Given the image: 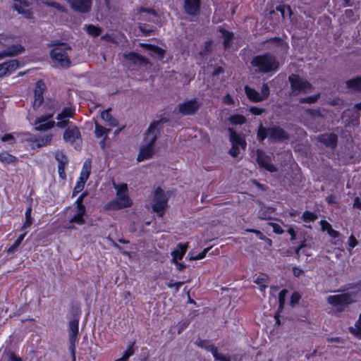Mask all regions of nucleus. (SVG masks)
Wrapping results in <instances>:
<instances>
[{
  "label": "nucleus",
  "mask_w": 361,
  "mask_h": 361,
  "mask_svg": "<svg viewBox=\"0 0 361 361\" xmlns=\"http://www.w3.org/2000/svg\"><path fill=\"white\" fill-rule=\"evenodd\" d=\"M114 188L116 190V197L104 204L105 210L117 211L132 206L133 201L129 197L128 185L126 183L115 184Z\"/></svg>",
  "instance_id": "f257e3e1"
},
{
  "label": "nucleus",
  "mask_w": 361,
  "mask_h": 361,
  "mask_svg": "<svg viewBox=\"0 0 361 361\" xmlns=\"http://www.w3.org/2000/svg\"><path fill=\"white\" fill-rule=\"evenodd\" d=\"M257 140L260 142L268 138L271 142H283L290 138L289 134L279 126L265 128L260 123L257 130Z\"/></svg>",
  "instance_id": "f03ea898"
},
{
  "label": "nucleus",
  "mask_w": 361,
  "mask_h": 361,
  "mask_svg": "<svg viewBox=\"0 0 361 361\" xmlns=\"http://www.w3.org/2000/svg\"><path fill=\"white\" fill-rule=\"evenodd\" d=\"M251 64L257 68L258 72L262 73L276 71L279 67V62L276 56L269 53L254 57Z\"/></svg>",
  "instance_id": "7ed1b4c3"
},
{
  "label": "nucleus",
  "mask_w": 361,
  "mask_h": 361,
  "mask_svg": "<svg viewBox=\"0 0 361 361\" xmlns=\"http://www.w3.org/2000/svg\"><path fill=\"white\" fill-rule=\"evenodd\" d=\"M71 49V46L66 43L56 44L50 53L51 58L61 67L68 68L71 65V61L67 51Z\"/></svg>",
  "instance_id": "20e7f679"
},
{
  "label": "nucleus",
  "mask_w": 361,
  "mask_h": 361,
  "mask_svg": "<svg viewBox=\"0 0 361 361\" xmlns=\"http://www.w3.org/2000/svg\"><path fill=\"white\" fill-rule=\"evenodd\" d=\"M152 201L153 212L157 213L158 216L162 217L168 207L169 196L161 187L154 190Z\"/></svg>",
  "instance_id": "39448f33"
},
{
  "label": "nucleus",
  "mask_w": 361,
  "mask_h": 361,
  "mask_svg": "<svg viewBox=\"0 0 361 361\" xmlns=\"http://www.w3.org/2000/svg\"><path fill=\"white\" fill-rule=\"evenodd\" d=\"M288 80L290 83L291 90L295 94L300 92L305 94L312 91V85L298 75L292 74L289 76Z\"/></svg>",
  "instance_id": "423d86ee"
},
{
  "label": "nucleus",
  "mask_w": 361,
  "mask_h": 361,
  "mask_svg": "<svg viewBox=\"0 0 361 361\" xmlns=\"http://www.w3.org/2000/svg\"><path fill=\"white\" fill-rule=\"evenodd\" d=\"M169 121L167 118H161L159 121H153L145 133V142H149L154 144L158 136L160 134L161 129L162 128V124L167 123Z\"/></svg>",
  "instance_id": "0eeeda50"
},
{
  "label": "nucleus",
  "mask_w": 361,
  "mask_h": 361,
  "mask_svg": "<svg viewBox=\"0 0 361 361\" xmlns=\"http://www.w3.org/2000/svg\"><path fill=\"white\" fill-rule=\"evenodd\" d=\"M202 105L199 99L195 98L190 100H185L177 106L180 114L184 116H190L195 114Z\"/></svg>",
  "instance_id": "6e6552de"
},
{
  "label": "nucleus",
  "mask_w": 361,
  "mask_h": 361,
  "mask_svg": "<svg viewBox=\"0 0 361 361\" xmlns=\"http://www.w3.org/2000/svg\"><path fill=\"white\" fill-rule=\"evenodd\" d=\"M63 140L73 145L77 150L81 149L82 138L79 129L76 126L68 127L63 133Z\"/></svg>",
  "instance_id": "1a4fd4ad"
},
{
  "label": "nucleus",
  "mask_w": 361,
  "mask_h": 361,
  "mask_svg": "<svg viewBox=\"0 0 361 361\" xmlns=\"http://www.w3.org/2000/svg\"><path fill=\"white\" fill-rule=\"evenodd\" d=\"M230 140L232 142V147L229 150L231 156L235 157L240 153V148L245 149L246 147L245 140L233 130L229 128Z\"/></svg>",
  "instance_id": "9d476101"
},
{
  "label": "nucleus",
  "mask_w": 361,
  "mask_h": 361,
  "mask_svg": "<svg viewBox=\"0 0 361 361\" xmlns=\"http://www.w3.org/2000/svg\"><path fill=\"white\" fill-rule=\"evenodd\" d=\"M327 302L333 307H338L350 305L353 302V300L349 293H343L339 295H329L327 298Z\"/></svg>",
  "instance_id": "9b49d317"
},
{
  "label": "nucleus",
  "mask_w": 361,
  "mask_h": 361,
  "mask_svg": "<svg viewBox=\"0 0 361 361\" xmlns=\"http://www.w3.org/2000/svg\"><path fill=\"white\" fill-rule=\"evenodd\" d=\"M45 83L39 80L35 84V88L34 90V102H33V107L38 108L44 102L43 93L46 90Z\"/></svg>",
  "instance_id": "f8f14e48"
},
{
  "label": "nucleus",
  "mask_w": 361,
  "mask_h": 361,
  "mask_svg": "<svg viewBox=\"0 0 361 361\" xmlns=\"http://www.w3.org/2000/svg\"><path fill=\"white\" fill-rule=\"evenodd\" d=\"M315 139L327 147L335 148L337 145L338 136L334 133H323L317 136Z\"/></svg>",
  "instance_id": "ddd939ff"
},
{
  "label": "nucleus",
  "mask_w": 361,
  "mask_h": 361,
  "mask_svg": "<svg viewBox=\"0 0 361 361\" xmlns=\"http://www.w3.org/2000/svg\"><path fill=\"white\" fill-rule=\"evenodd\" d=\"M71 8L80 13H87L92 6V0H69Z\"/></svg>",
  "instance_id": "4468645a"
},
{
  "label": "nucleus",
  "mask_w": 361,
  "mask_h": 361,
  "mask_svg": "<svg viewBox=\"0 0 361 361\" xmlns=\"http://www.w3.org/2000/svg\"><path fill=\"white\" fill-rule=\"evenodd\" d=\"M20 63L17 59L9 60L6 62L0 64V78L5 76L7 74H11L18 67Z\"/></svg>",
  "instance_id": "2eb2a0df"
},
{
  "label": "nucleus",
  "mask_w": 361,
  "mask_h": 361,
  "mask_svg": "<svg viewBox=\"0 0 361 361\" xmlns=\"http://www.w3.org/2000/svg\"><path fill=\"white\" fill-rule=\"evenodd\" d=\"M18 2L14 4L13 8L21 14L25 18H31L32 13L29 9V4L27 1L23 0H17Z\"/></svg>",
  "instance_id": "dca6fc26"
},
{
  "label": "nucleus",
  "mask_w": 361,
  "mask_h": 361,
  "mask_svg": "<svg viewBox=\"0 0 361 361\" xmlns=\"http://www.w3.org/2000/svg\"><path fill=\"white\" fill-rule=\"evenodd\" d=\"M183 8L188 15L196 16L200 11V0H185Z\"/></svg>",
  "instance_id": "f3484780"
},
{
  "label": "nucleus",
  "mask_w": 361,
  "mask_h": 361,
  "mask_svg": "<svg viewBox=\"0 0 361 361\" xmlns=\"http://www.w3.org/2000/svg\"><path fill=\"white\" fill-rule=\"evenodd\" d=\"M69 338L68 341H77L79 334V319L74 318L68 324Z\"/></svg>",
  "instance_id": "a211bd4d"
},
{
  "label": "nucleus",
  "mask_w": 361,
  "mask_h": 361,
  "mask_svg": "<svg viewBox=\"0 0 361 361\" xmlns=\"http://www.w3.org/2000/svg\"><path fill=\"white\" fill-rule=\"evenodd\" d=\"M123 56L126 60L132 62L135 65L142 66L148 63V60L146 58L135 52L132 51L128 54H125Z\"/></svg>",
  "instance_id": "6ab92c4d"
},
{
  "label": "nucleus",
  "mask_w": 361,
  "mask_h": 361,
  "mask_svg": "<svg viewBox=\"0 0 361 361\" xmlns=\"http://www.w3.org/2000/svg\"><path fill=\"white\" fill-rule=\"evenodd\" d=\"M24 47L19 44H12L7 47V48L1 51V54L4 57L14 56L18 55L24 51Z\"/></svg>",
  "instance_id": "aec40b11"
},
{
  "label": "nucleus",
  "mask_w": 361,
  "mask_h": 361,
  "mask_svg": "<svg viewBox=\"0 0 361 361\" xmlns=\"http://www.w3.org/2000/svg\"><path fill=\"white\" fill-rule=\"evenodd\" d=\"M52 135L50 134L46 135L44 137L35 139V140H30V146L32 149H39L49 143L51 141Z\"/></svg>",
  "instance_id": "412c9836"
},
{
  "label": "nucleus",
  "mask_w": 361,
  "mask_h": 361,
  "mask_svg": "<svg viewBox=\"0 0 361 361\" xmlns=\"http://www.w3.org/2000/svg\"><path fill=\"white\" fill-rule=\"evenodd\" d=\"M52 117L51 115L48 117H42L39 118L38 121L35 123V128L37 130H46L51 128L55 123L49 119Z\"/></svg>",
  "instance_id": "4be33fe9"
},
{
  "label": "nucleus",
  "mask_w": 361,
  "mask_h": 361,
  "mask_svg": "<svg viewBox=\"0 0 361 361\" xmlns=\"http://www.w3.org/2000/svg\"><path fill=\"white\" fill-rule=\"evenodd\" d=\"M154 152V144L145 142L140 149V153L137 158H149L151 157Z\"/></svg>",
  "instance_id": "5701e85b"
},
{
  "label": "nucleus",
  "mask_w": 361,
  "mask_h": 361,
  "mask_svg": "<svg viewBox=\"0 0 361 361\" xmlns=\"http://www.w3.org/2000/svg\"><path fill=\"white\" fill-rule=\"evenodd\" d=\"M32 205L31 204L26 208L25 212V221L22 226L18 228V231H24L28 228H30L33 223V218L32 216Z\"/></svg>",
  "instance_id": "b1692460"
},
{
  "label": "nucleus",
  "mask_w": 361,
  "mask_h": 361,
  "mask_svg": "<svg viewBox=\"0 0 361 361\" xmlns=\"http://www.w3.org/2000/svg\"><path fill=\"white\" fill-rule=\"evenodd\" d=\"M195 344L200 348L205 349L206 350L211 352L212 355L214 350H218L217 348L213 344H211L210 341L207 339H201L199 338L195 341Z\"/></svg>",
  "instance_id": "393cba45"
},
{
  "label": "nucleus",
  "mask_w": 361,
  "mask_h": 361,
  "mask_svg": "<svg viewBox=\"0 0 361 361\" xmlns=\"http://www.w3.org/2000/svg\"><path fill=\"white\" fill-rule=\"evenodd\" d=\"M91 159H86L84 162L79 178L81 180L87 182L91 173Z\"/></svg>",
  "instance_id": "a878e982"
},
{
  "label": "nucleus",
  "mask_w": 361,
  "mask_h": 361,
  "mask_svg": "<svg viewBox=\"0 0 361 361\" xmlns=\"http://www.w3.org/2000/svg\"><path fill=\"white\" fill-rule=\"evenodd\" d=\"M341 18L345 23H353L358 20L359 15L352 9H347Z\"/></svg>",
  "instance_id": "bb28decb"
},
{
  "label": "nucleus",
  "mask_w": 361,
  "mask_h": 361,
  "mask_svg": "<svg viewBox=\"0 0 361 361\" xmlns=\"http://www.w3.org/2000/svg\"><path fill=\"white\" fill-rule=\"evenodd\" d=\"M142 46L149 49L152 56L157 57L159 59H162L164 58V51L160 47L150 44H142Z\"/></svg>",
  "instance_id": "cd10ccee"
},
{
  "label": "nucleus",
  "mask_w": 361,
  "mask_h": 361,
  "mask_svg": "<svg viewBox=\"0 0 361 361\" xmlns=\"http://www.w3.org/2000/svg\"><path fill=\"white\" fill-rule=\"evenodd\" d=\"M245 92L247 97L250 100L254 102H262V98L260 97V93L256 91L255 89L250 87L246 85L245 87Z\"/></svg>",
  "instance_id": "c85d7f7f"
},
{
  "label": "nucleus",
  "mask_w": 361,
  "mask_h": 361,
  "mask_svg": "<svg viewBox=\"0 0 361 361\" xmlns=\"http://www.w3.org/2000/svg\"><path fill=\"white\" fill-rule=\"evenodd\" d=\"M307 111L310 115L312 123L317 122L322 127L324 126V118L319 110L308 109Z\"/></svg>",
  "instance_id": "c756f323"
},
{
  "label": "nucleus",
  "mask_w": 361,
  "mask_h": 361,
  "mask_svg": "<svg viewBox=\"0 0 361 361\" xmlns=\"http://www.w3.org/2000/svg\"><path fill=\"white\" fill-rule=\"evenodd\" d=\"M259 167L266 169L269 172L277 171L276 167L271 163V159H255Z\"/></svg>",
  "instance_id": "7c9ffc66"
},
{
  "label": "nucleus",
  "mask_w": 361,
  "mask_h": 361,
  "mask_svg": "<svg viewBox=\"0 0 361 361\" xmlns=\"http://www.w3.org/2000/svg\"><path fill=\"white\" fill-rule=\"evenodd\" d=\"M111 109H109L102 112L101 117L102 118L106 121L110 126H118V121L111 116L110 111Z\"/></svg>",
  "instance_id": "2f4dec72"
},
{
  "label": "nucleus",
  "mask_w": 361,
  "mask_h": 361,
  "mask_svg": "<svg viewBox=\"0 0 361 361\" xmlns=\"http://www.w3.org/2000/svg\"><path fill=\"white\" fill-rule=\"evenodd\" d=\"M355 327L350 326L348 328V331L356 338L361 339V313L360 314L359 318L355 324Z\"/></svg>",
  "instance_id": "473e14b6"
},
{
  "label": "nucleus",
  "mask_w": 361,
  "mask_h": 361,
  "mask_svg": "<svg viewBox=\"0 0 361 361\" xmlns=\"http://www.w3.org/2000/svg\"><path fill=\"white\" fill-rule=\"evenodd\" d=\"M27 234V231H24L23 233H21L13 242V243L10 245V247L7 250V252L8 253H13L14 252H16L18 247L20 245L22 241L23 240Z\"/></svg>",
  "instance_id": "72a5a7b5"
},
{
  "label": "nucleus",
  "mask_w": 361,
  "mask_h": 361,
  "mask_svg": "<svg viewBox=\"0 0 361 361\" xmlns=\"http://www.w3.org/2000/svg\"><path fill=\"white\" fill-rule=\"evenodd\" d=\"M58 162V173L59 178L62 180L66 179V174L65 168L68 164V159H57Z\"/></svg>",
  "instance_id": "f704fd0d"
},
{
  "label": "nucleus",
  "mask_w": 361,
  "mask_h": 361,
  "mask_svg": "<svg viewBox=\"0 0 361 361\" xmlns=\"http://www.w3.org/2000/svg\"><path fill=\"white\" fill-rule=\"evenodd\" d=\"M347 86L357 91H361V77L353 78L346 82Z\"/></svg>",
  "instance_id": "c9c22d12"
},
{
  "label": "nucleus",
  "mask_w": 361,
  "mask_h": 361,
  "mask_svg": "<svg viewBox=\"0 0 361 361\" xmlns=\"http://www.w3.org/2000/svg\"><path fill=\"white\" fill-rule=\"evenodd\" d=\"M318 219V216L314 212L305 210L302 215V220L305 223L313 222Z\"/></svg>",
  "instance_id": "e433bc0d"
},
{
  "label": "nucleus",
  "mask_w": 361,
  "mask_h": 361,
  "mask_svg": "<svg viewBox=\"0 0 361 361\" xmlns=\"http://www.w3.org/2000/svg\"><path fill=\"white\" fill-rule=\"evenodd\" d=\"M134 345H135V343L132 342L128 346V348L124 351L122 357L119 359H117L116 361H128L129 357L134 354V349H133Z\"/></svg>",
  "instance_id": "4c0bfd02"
},
{
  "label": "nucleus",
  "mask_w": 361,
  "mask_h": 361,
  "mask_svg": "<svg viewBox=\"0 0 361 361\" xmlns=\"http://www.w3.org/2000/svg\"><path fill=\"white\" fill-rule=\"evenodd\" d=\"M222 33V37L224 38V46L226 49L230 47L231 41L233 38V34L228 31L225 30H220Z\"/></svg>",
  "instance_id": "58836bf2"
},
{
  "label": "nucleus",
  "mask_w": 361,
  "mask_h": 361,
  "mask_svg": "<svg viewBox=\"0 0 361 361\" xmlns=\"http://www.w3.org/2000/svg\"><path fill=\"white\" fill-rule=\"evenodd\" d=\"M109 132V130L103 127L102 126L99 125V123H95V130L94 133L97 137H105V135H107V133Z\"/></svg>",
  "instance_id": "ea45409f"
},
{
  "label": "nucleus",
  "mask_w": 361,
  "mask_h": 361,
  "mask_svg": "<svg viewBox=\"0 0 361 361\" xmlns=\"http://www.w3.org/2000/svg\"><path fill=\"white\" fill-rule=\"evenodd\" d=\"M86 182L81 180L78 179L75 183V185L73 188V192H72V197L76 196L79 192L82 191L84 189L85 185Z\"/></svg>",
  "instance_id": "a19ab883"
},
{
  "label": "nucleus",
  "mask_w": 361,
  "mask_h": 361,
  "mask_svg": "<svg viewBox=\"0 0 361 361\" xmlns=\"http://www.w3.org/2000/svg\"><path fill=\"white\" fill-rule=\"evenodd\" d=\"M84 214L76 212V214L70 219V223H75L78 225H83L85 223Z\"/></svg>",
  "instance_id": "79ce46f5"
},
{
  "label": "nucleus",
  "mask_w": 361,
  "mask_h": 361,
  "mask_svg": "<svg viewBox=\"0 0 361 361\" xmlns=\"http://www.w3.org/2000/svg\"><path fill=\"white\" fill-rule=\"evenodd\" d=\"M276 10L281 13L283 19L286 18V13H288L290 16L292 13L291 9L289 6L280 5L276 6Z\"/></svg>",
  "instance_id": "37998d69"
},
{
  "label": "nucleus",
  "mask_w": 361,
  "mask_h": 361,
  "mask_svg": "<svg viewBox=\"0 0 361 361\" xmlns=\"http://www.w3.org/2000/svg\"><path fill=\"white\" fill-rule=\"evenodd\" d=\"M229 121H231V123L235 125H241L246 122L245 118L243 116L238 114L231 116L229 118Z\"/></svg>",
  "instance_id": "c03bdc74"
},
{
  "label": "nucleus",
  "mask_w": 361,
  "mask_h": 361,
  "mask_svg": "<svg viewBox=\"0 0 361 361\" xmlns=\"http://www.w3.org/2000/svg\"><path fill=\"white\" fill-rule=\"evenodd\" d=\"M319 97H320V94H317L316 95L310 96V97H302V98L300 99L299 102L300 104H305V103L314 104L317 102Z\"/></svg>",
  "instance_id": "a18cd8bd"
},
{
  "label": "nucleus",
  "mask_w": 361,
  "mask_h": 361,
  "mask_svg": "<svg viewBox=\"0 0 361 361\" xmlns=\"http://www.w3.org/2000/svg\"><path fill=\"white\" fill-rule=\"evenodd\" d=\"M73 111L71 108H65L61 113L57 116V120H62L68 117H71Z\"/></svg>",
  "instance_id": "49530a36"
},
{
  "label": "nucleus",
  "mask_w": 361,
  "mask_h": 361,
  "mask_svg": "<svg viewBox=\"0 0 361 361\" xmlns=\"http://www.w3.org/2000/svg\"><path fill=\"white\" fill-rule=\"evenodd\" d=\"M87 31L88 34L94 37L99 36L101 33V30L93 25H88Z\"/></svg>",
  "instance_id": "de8ad7c7"
},
{
  "label": "nucleus",
  "mask_w": 361,
  "mask_h": 361,
  "mask_svg": "<svg viewBox=\"0 0 361 361\" xmlns=\"http://www.w3.org/2000/svg\"><path fill=\"white\" fill-rule=\"evenodd\" d=\"M185 252V247H183L181 250H174L172 252L173 261H177V259H182Z\"/></svg>",
  "instance_id": "09e8293b"
},
{
  "label": "nucleus",
  "mask_w": 361,
  "mask_h": 361,
  "mask_svg": "<svg viewBox=\"0 0 361 361\" xmlns=\"http://www.w3.org/2000/svg\"><path fill=\"white\" fill-rule=\"evenodd\" d=\"M267 279V276L264 274H261L259 276L257 277L255 280V283L261 286V290H264L267 286L262 284L264 281Z\"/></svg>",
  "instance_id": "8fccbe9b"
},
{
  "label": "nucleus",
  "mask_w": 361,
  "mask_h": 361,
  "mask_svg": "<svg viewBox=\"0 0 361 361\" xmlns=\"http://www.w3.org/2000/svg\"><path fill=\"white\" fill-rule=\"evenodd\" d=\"M269 95V87L267 83L262 85L260 97L262 98V102L268 98Z\"/></svg>",
  "instance_id": "3c124183"
},
{
  "label": "nucleus",
  "mask_w": 361,
  "mask_h": 361,
  "mask_svg": "<svg viewBox=\"0 0 361 361\" xmlns=\"http://www.w3.org/2000/svg\"><path fill=\"white\" fill-rule=\"evenodd\" d=\"M269 225L273 228V232L276 234L281 235L283 233L284 231L281 228V226L277 223L269 222Z\"/></svg>",
  "instance_id": "603ef678"
},
{
  "label": "nucleus",
  "mask_w": 361,
  "mask_h": 361,
  "mask_svg": "<svg viewBox=\"0 0 361 361\" xmlns=\"http://www.w3.org/2000/svg\"><path fill=\"white\" fill-rule=\"evenodd\" d=\"M43 3L48 6L53 7L57 9L58 11H60L61 12H66V9L57 2L47 1Z\"/></svg>",
  "instance_id": "864d4df0"
},
{
  "label": "nucleus",
  "mask_w": 361,
  "mask_h": 361,
  "mask_svg": "<svg viewBox=\"0 0 361 361\" xmlns=\"http://www.w3.org/2000/svg\"><path fill=\"white\" fill-rule=\"evenodd\" d=\"M209 250H210V247L204 248L202 252H200L199 254L196 255L195 256H191L190 259L199 260V259H204L207 256V254Z\"/></svg>",
  "instance_id": "5fc2aeb1"
},
{
  "label": "nucleus",
  "mask_w": 361,
  "mask_h": 361,
  "mask_svg": "<svg viewBox=\"0 0 361 361\" xmlns=\"http://www.w3.org/2000/svg\"><path fill=\"white\" fill-rule=\"evenodd\" d=\"M213 357L216 360L219 361H231L230 357L228 356L224 355L221 353H219L217 351L214 350L213 352Z\"/></svg>",
  "instance_id": "6e6d98bb"
},
{
  "label": "nucleus",
  "mask_w": 361,
  "mask_h": 361,
  "mask_svg": "<svg viewBox=\"0 0 361 361\" xmlns=\"http://www.w3.org/2000/svg\"><path fill=\"white\" fill-rule=\"evenodd\" d=\"M286 293L287 290L286 289L281 290L279 293V308H282L284 305Z\"/></svg>",
  "instance_id": "4d7b16f0"
},
{
  "label": "nucleus",
  "mask_w": 361,
  "mask_h": 361,
  "mask_svg": "<svg viewBox=\"0 0 361 361\" xmlns=\"http://www.w3.org/2000/svg\"><path fill=\"white\" fill-rule=\"evenodd\" d=\"M301 298L300 295L298 292H294L290 296V303L291 305L298 304Z\"/></svg>",
  "instance_id": "13d9d810"
},
{
  "label": "nucleus",
  "mask_w": 361,
  "mask_h": 361,
  "mask_svg": "<svg viewBox=\"0 0 361 361\" xmlns=\"http://www.w3.org/2000/svg\"><path fill=\"white\" fill-rule=\"evenodd\" d=\"M183 283L184 282L182 281L173 282L172 280H171L167 283V286L169 288H174L176 291H178V290L183 285Z\"/></svg>",
  "instance_id": "bf43d9fd"
},
{
  "label": "nucleus",
  "mask_w": 361,
  "mask_h": 361,
  "mask_svg": "<svg viewBox=\"0 0 361 361\" xmlns=\"http://www.w3.org/2000/svg\"><path fill=\"white\" fill-rule=\"evenodd\" d=\"M77 341H69V351L73 361H75V343Z\"/></svg>",
  "instance_id": "052dcab7"
},
{
  "label": "nucleus",
  "mask_w": 361,
  "mask_h": 361,
  "mask_svg": "<svg viewBox=\"0 0 361 361\" xmlns=\"http://www.w3.org/2000/svg\"><path fill=\"white\" fill-rule=\"evenodd\" d=\"M358 244L357 240L353 235H350L348 239V245L350 248H354Z\"/></svg>",
  "instance_id": "680f3d73"
},
{
  "label": "nucleus",
  "mask_w": 361,
  "mask_h": 361,
  "mask_svg": "<svg viewBox=\"0 0 361 361\" xmlns=\"http://www.w3.org/2000/svg\"><path fill=\"white\" fill-rule=\"evenodd\" d=\"M326 202L329 204H338V202L336 200V197L334 194H331V195H328L326 197Z\"/></svg>",
  "instance_id": "e2e57ef3"
},
{
  "label": "nucleus",
  "mask_w": 361,
  "mask_h": 361,
  "mask_svg": "<svg viewBox=\"0 0 361 361\" xmlns=\"http://www.w3.org/2000/svg\"><path fill=\"white\" fill-rule=\"evenodd\" d=\"M320 225H321L322 230L324 231H326L327 232L332 227L331 225L326 220H321Z\"/></svg>",
  "instance_id": "0e129e2a"
},
{
  "label": "nucleus",
  "mask_w": 361,
  "mask_h": 361,
  "mask_svg": "<svg viewBox=\"0 0 361 361\" xmlns=\"http://www.w3.org/2000/svg\"><path fill=\"white\" fill-rule=\"evenodd\" d=\"M250 111L254 115H261L262 113L265 111V110L264 109L252 106L250 109Z\"/></svg>",
  "instance_id": "69168bd1"
},
{
  "label": "nucleus",
  "mask_w": 361,
  "mask_h": 361,
  "mask_svg": "<svg viewBox=\"0 0 361 361\" xmlns=\"http://www.w3.org/2000/svg\"><path fill=\"white\" fill-rule=\"evenodd\" d=\"M8 360L9 361H23V359L16 355L15 353L11 352L8 353Z\"/></svg>",
  "instance_id": "338daca9"
},
{
  "label": "nucleus",
  "mask_w": 361,
  "mask_h": 361,
  "mask_svg": "<svg viewBox=\"0 0 361 361\" xmlns=\"http://www.w3.org/2000/svg\"><path fill=\"white\" fill-rule=\"evenodd\" d=\"M353 207L355 209L361 210V199L359 197H355Z\"/></svg>",
  "instance_id": "774afa93"
}]
</instances>
